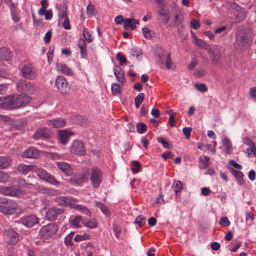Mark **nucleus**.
<instances>
[{
  "label": "nucleus",
  "mask_w": 256,
  "mask_h": 256,
  "mask_svg": "<svg viewBox=\"0 0 256 256\" xmlns=\"http://www.w3.org/2000/svg\"><path fill=\"white\" fill-rule=\"evenodd\" d=\"M74 134L71 132H68L66 130H60L58 132V136L60 142L64 145L67 144L69 140V137Z\"/></svg>",
  "instance_id": "obj_20"
},
{
  "label": "nucleus",
  "mask_w": 256,
  "mask_h": 256,
  "mask_svg": "<svg viewBox=\"0 0 256 256\" xmlns=\"http://www.w3.org/2000/svg\"><path fill=\"white\" fill-rule=\"evenodd\" d=\"M228 169L230 170L234 176L236 178L237 182L240 184L242 185L244 184V174L242 172L231 167H228Z\"/></svg>",
  "instance_id": "obj_25"
},
{
  "label": "nucleus",
  "mask_w": 256,
  "mask_h": 256,
  "mask_svg": "<svg viewBox=\"0 0 256 256\" xmlns=\"http://www.w3.org/2000/svg\"><path fill=\"white\" fill-rule=\"evenodd\" d=\"M51 136V132L49 130L46 128H40L38 129L34 135V137L36 138H48Z\"/></svg>",
  "instance_id": "obj_22"
},
{
  "label": "nucleus",
  "mask_w": 256,
  "mask_h": 256,
  "mask_svg": "<svg viewBox=\"0 0 256 256\" xmlns=\"http://www.w3.org/2000/svg\"><path fill=\"white\" fill-rule=\"evenodd\" d=\"M10 176L8 173L0 170V182L5 183L9 180Z\"/></svg>",
  "instance_id": "obj_41"
},
{
  "label": "nucleus",
  "mask_w": 256,
  "mask_h": 256,
  "mask_svg": "<svg viewBox=\"0 0 256 256\" xmlns=\"http://www.w3.org/2000/svg\"><path fill=\"white\" fill-rule=\"evenodd\" d=\"M206 72L204 70H196L194 72V75L198 78H201L204 76Z\"/></svg>",
  "instance_id": "obj_57"
},
{
  "label": "nucleus",
  "mask_w": 256,
  "mask_h": 256,
  "mask_svg": "<svg viewBox=\"0 0 256 256\" xmlns=\"http://www.w3.org/2000/svg\"><path fill=\"white\" fill-rule=\"evenodd\" d=\"M18 192V189L14 186H4L0 187V193L6 196H16Z\"/></svg>",
  "instance_id": "obj_19"
},
{
  "label": "nucleus",
  "mask_w": 256,
  "mask_h": 256,
  "mask_svg": "<svg viewBox=\"0 0 256 256\" xmlns=\"http://www.w3.org/2000/svg\"><path fill=\"white\" fill-rule=\"evenodd\" d=\"M183 134L186 136V139H189L190 136L192 128L190 127H185L182 128Z\"/></svg>",
  "instance_id": "obj_51"
},
{
  "label": "nucleus",
  "mask_w": 256,
  "mask_h": 256,
  "mask_svg": "<svg viewBox=\"0 0 256 256\" xmlns=\"http://www.w3.org/2000/svg\"><path fill=\"white\" fill-rule=\"evenodd\" d=\"M137 130L139 134H143L146 130V126L144 123L140 122L136 125Z\"/></svg>",
  "instance_id": "obj_47"
},
{
  "label": "nucleus",
  "mask_w": 256,
  "mask_h": 256,
  "mask_svg": "<svg viewBox=\"0 0 256 256\" xmlns=\"http://www.w3.org/2000/svg\"><path fill=\"white\" fill-rule=\"evenodd\" d=\"M222 146L225 148L224 152L226 154H230L232 152V146L230 140L227 138H224L222 140Z\"/></svg>",
  "instance_id": "obj_31"
},
{
  "label": "nucleus",
  "mask_w": 256,
  "mask_h": 256,
  "mask_svg": "<svg viewBox=\"0 0 256 256\" xmlns=\"http://www.w3.org/2000/svg\"><path fill=\"white\" fill-rule=\"evenodd\" d=\"M76 208L88 216H90L92 214L91 212L87 208L82 205H76Z\"/></svg>",
  "instance_id": "obj_39"
},
{
  "label": "nucleus",
  "mask_w": 256,
  "mask_h": 256,
  "mask_svg": "<svg viewBox=\"0 0 256 256\" xmlns=\"http://www.w3.org/2000/svg\"><path fill=\"white\" fill-rule=\"evenodd\" d=\"M55 85L58 90L62 94H68L70 86L68 81L62 76H58L56 80Z\"/></svg>",
  "instance_id": "obj_6"
},
{
  "label": "nucleus",
  "mask_w": 256,
  "mask_h": 256,
  "mask_svg": "<svg viewBox=\"0 0 256 256\" xmlns=\"http://www.w3.org/2000/svg\"><path fill=\"white\" fill-rule=\"evenodd\" d=\"M231 8L233 10L232 12L238 19V22L242 20L246 16L245 10L240 6L236 3H234L231 5Z\"/></svg>",
  "instance_id": "obj_15"
},
{
  "label": "nucleus",
  "mask_w": 256,
  "mask_h": 256,
  "mask_svg": "<svg viewBox=\"0 0 256 256\" xmlns=\"http://www.w3.org/2000/svg\"><path fill=\"white\" fill-rule=\"evenodd\" d=\"M252 41V32L248 28L240 29L236 36L234 47L237 50H244L247 48Z\"/></svg>",
  "instance_id": "obj_1"
},
{
  "label": "nucleus",
  "mask_w": 256,
  "mask_h": 256,
  "mask_svg": "<svg viewBox=\"0 0 256 256\" xmlns=\"http://www.w3.org/2000/svg\"><path fill=\"white\" fill-rule=\"evenodd\" d=\"M210 158L208 156H204V157H200V162H202L204 164V166H200L201 169L205 168L210 165Z\"/></svg>",
  "instance_id": "obj_44"
},
{
  "label": "nucleus",
  "mask_w": 256,
  "mask_h": 256,
  "mask_svg": "<svg viewBox=\"0 0 256 256\" xmlns=\"http://www.w3.org/2000/svg\"><path fill=\"white\" fill-rule=\"evenodd\" d=\"M56 68L58 71L64 74L70 76L72 74V70L64 64H57Z\"/></svg>",
  "instance_id": "obj_30"
},
{
  "label": "nucleus",
  "mask_w": 256,
  "mask_h": 256,
  "mask_svg": "<svg viewBox=\"0 0 256 256\" xmlns=\"http://www.w3.org/2000/svg\"><path fill=\"white\" fill-rule=\"evenodd\" d=\"M90 180L94 188H98L102 180V172L96 167H93L90 174Z\"/></svg>",
  "instance_id": "obj_7"
},
{
  "label": "nucleus",
  "mask_w": 256,
  "mask_h": 256,
  "mask_svg": "<svg viewBox=\"0 0 256 256\" xmlns=\"http://www.w3.org/2000/svg\"><path fill=\"white\" fill-rule=\"evenodd\" d=\"M83 36L84 40L88 42H90L92 41V35L90 32L88 30V29H84L83 31Z\"/></svg>",
  "instance_id": "obj_45"
},
{
  "label": "nucleus",
  "mask_w": 256,
  "mask_h": 256,
  "mask_svg": "<svg viewBox=\"0 0 256 256\" xmlns=\"http://www.w3.org/2000/svg\"><path fill=\"white\" fill-rule=\"evenodd\" d=\"M208 52L212 61L215 64H218L220 62L222 56V50L220 46H212L208 50Z\"/></svg>",
  "instance_id": "obj_8"
},
{
  "label": "nucleus",
  "mask_w": 256,
  "mask_h": 256,
  "mask_svg": "<svg viewBox=\"0 0 256 256\" xmlns=\"http://www.w3.org/2000/svg\"><path fill=\"white\" fill-rule=\"evenodd\" d=\"M11 56V52L6 47L0 48V59L8 60Z\"/></svg>",
  "instance_id": "obj_32"
},
{
  "label": "nucleus",
  "mask_w": 256,
  "mask_h": 256,
  "mask_svg": "<svg viewBox=\"0 0 256 256\" xmlns=\"http://www.w3.org/2000/svg\"><path fill=\"white\" fill-rule=\"evenodd\" d=\"M62 26H64V28L67 30H70L71 28V26L70 24V20L68 18H64V22L62 23Z\"/></svg>",
  "instance_id": "obj_63"
},
{
  "label": "nucleus",
  "mask_w": 256,
  "mask_h": 256,
  "mask_svg": "<svg viewBox=\"0 0 256 256\" xmlns=\"http://www.w3.org/2000/svg\"><path fill=\"white\" fill-rule=\"evenodd\" d=\"M133 166L131 168V170L134 174H136L140 172V164L137 160H134L132 162Z\"/></svg>",
  "instance_id": "obj_43"
},
{
  "label": "nucleus",
  "mask_w": 256,
  "mask_h": 256,
  "mask_svg": "<svg viewBox=\"0 0 256 256\" xmlns=\"http://www.w3.org/2000/svg\"><path fill=\"white\" fill-rule=\"evenodd\" d=\"M88 174V170L87 168H84L82 172L75 174L71 178V182L72 184H80L87 180Z\"/></svg>",
  "instance_id": "obj_14"
},
{
  "label": "nucleus",
  "mask_w": 256,
  "mask_h": 256,
  "mask_svg": "<svg viewBox=\"0 0 256 256\" xmlns=\"http://www.w3.org/2000/svg\"><path fill=\"white\" fill-rule=\"evenodd\" d=\"M157 140L158 142L161 143L164 148H171L170 144L166 142L163 138L158 137L157 138Z\"/></svg>",
  "instance_id": "obj_49"
},
{
  "label": "nucleus",
  "mask_w": 256,
  "mask_h": 256,
  "mask_svg": "<svg viewBox=\"0 0 256 256\" xmlns=\"http://www.w3.org/2000/svg\"><path fill=\"white\" fill-rule=\"evenodd\" d=\"M82 223L85 226L90 228H96L98 226L96 220H84Z\"/></svg>",
  "instance_id": "obj_38"
},
{
  "label": "nucleus",
  "mask_w": 256,
  "mask_h": 256,
  "mask_svg": "<svg viewBox=\"0 0 256 256\" xmlns=\"http://www.w3.org/2000/svg\"><path fill=\"white\" fill-rule=\"evenodd\" d=\"M135 222L140 226H142L146 222V218L143 216H138L136 218Z\"/></svg>",
  "instance_id": "obj_48"
},
{
  "label": "nucleus",
  "mask_w": 256,
  "mask_h": 256,
  "mask_svg": "<svg viewBox=\"0 0 256 256\" xmlns=\"http://www.w3.org/2000/svg\"><path fill=\"white\" fill-rule=\"evenodd\" d=\"M16 86L18 90L21 92L33 94L36 92V84L26 80H18L16 82Z\"/></svg>",
  "instance_id": "obj_4"
},
{
  "label": "nucleus",
  "mask_w": 256,
  "mask_h": 256,
  "mask_svg": "<svg viewBox=\"0 0 256 256\" xmlns=\"http://www.w3.org/2000/svg\"><path fill=\"white\" fill-rule=\"evenodd\" d=\"M96 204L98 208H99L102 212L106 216L110 214L109 211L108 210L106 206L100 202H96Z\"/></svg>",
  "instance_id": "obj_40"
},
{
  "label": "nucleus",
  "mask_w": 256,
  "mask_h": 256,
  "mask_svg": "<svg viewBox=\"0 0 256 256\" xmlns=\"http://www.w3.org/2000/svg\"><path fill=\"white\" fill-rule=\"evenodd\" d=\"M52 30H49L45 34L44 40L46 43H48L50 42V38L52 37Z\"/></svg>",
  "instance_id": "obj_64"
},
{
  "label": "nucleus",
  "mask_w": 256,
  "mask_h": 256,
  "mask_svg": "<svg viewBox=\"0 0 256 256\" xmlns=\"http://www.w3.org/2000/svg\"><path fill=\"white\" fill-rule=\"evenodd\" d=\"M70 152L76 154L84 156L86 154V148L81 140H74L70 147Z\"/></svg>",
  "instance_id": "obj_10"
},
{
  "label": "nucleus",
  "mask_w": 256,
  "mask_h": 256,
  "mask_svg": "<svg viewBox=\"0 0 256 256\" xmlns=\"http://www.w3.org/2000/svg\"><path fill=\"white\" fill-rule=\"evenodd\" d=\"M23 77L29 80L34 79L36 76V70L31 65H24L21 70Z\"/></svg>",
  "instance_id": "obj_13"
},
{
  "label": "nucleus",
  "mask_w": 256,
  "mask_h": 256,
  "mask_svg": "<svg viewBox=\"0 0 256 256\" xmlns=\"http://www.w3.org/2000/svg\"><path fill=\"white\" fill-rule=\"evenodd\" d=\"M66 124V120L62 118H58L48 120L47 124L54 128H60L63 127Z\"/></svg>",
  "instance_id": "obj_24"
},
{
  "label": "nucleus",
  "mask_w": 256,
  "mask_h": 256,
  "mask_svg": "<svg viewBox=\"0 0 256 256\" xmlns=\"http://www.w3.org/2000/svg\"><path fill=\"white\" fill-rule=\"evenodd\" d=\"M138 24V20L136 19L126 18L124 20V28L125 30H128V27L134 30L136 28V24Z\"/></svg>",
  "instance_id": "obj_27"
},
{
  "label": "nucleus",
  "mask_w": 256,
  "mask_h": 256,
  "mask_svg": "<svg viewBox=\"0 0 256 256\" xmlns=\"http://www.w3.org/2000/svg\"><path fill=\"white\" fill-rule=\"evenodd\" d=\"M56 165L58 168L66 176H69L72 175V170L68 164L65 162H57Z\"/></svg>",
  "instance_id": "obj_21"
},
{
  "label": "nucleus",
  "mask_w": 256,
  "mask_h": 256,
  "mask_svg": "<svg viewBox=\"0 0 256 256\" xmlns=\"http://www.w3.org/2000/svg\"><path fill=\"white\" fill-rule=\"evenodd\" d=\"M12 162L9 156H0V170L8 168Z\"/></svg>",
  "instance_id": "obj_29"
},
{
  "label": "nucleus",
  "mask_w": 256,
  "mask_h": 256,
  "mask_svg": "<svg viewBox=\"0 0 256 256\" xmlns=\"http://www.w3.org/2000/svg\"><path fill=\"white\" fill-rule=\"evenodd\" d=\"M58 226L54 223L43 226L40 230V234L43 238L48 239L52 237L58 232Z\"/></svg>",
  "instance_id": "obj_3"
},
{
  "label": "nucleus",
  "mask_w": 256,
  "mask_h": 256,
  "mask_svg": "<svg viewBox=\"0 0 256 256\" xmlns=\"http://www.w3.org/2000/svg\"><path fill=\"white\" fill-rule=\"evenodd\" d=\"M21 223L27 228H32L39 224V218L34 214H31L22 218Z\"/></svg>",
  "instance_id": "obj_11"
},
{
  "label": "nucleus",
  "mask_w": 256,
  "mask_h": 256,
  "mask_svg": "<svg viewBox=\"0 0 256 256\" xmlns=\"http://www.w3.org/2000/svg\"><path fill=\"white\" fill-rule=\"evenodd\" d=\"M86 12L89 16H94L95 15V10L92 5L90 4L87 6Z\"/></svg>",
  "instance_id": "obj_50"
},
{
  "label": "nucleus",
  "mask_w": 256,
  "mask_h": 256,
  "mask_svg": "<svg viewBox=\"0 0 256 256\" xmlns=\"http://www.w3.org/2000/svg\"><path fill=\"white\" fill-rule=\"evenodd\" d=\"M90 236L87 234H84L83 235L76 234L74 238V240L76 242L88 240Z\"/></svg>",
  "instance_id": "obj_46"
},
{
  "label": "nucleus",
  "mask_w": 256,
  "mask_h": 256,
  "mask_svg": "<svg viewBox=\"0 0 256 256\" xmlns=\"http://www.w3.org/2000/svg\"><path fill=\"white\" fill-rule=\"evenodd\" d=\"M15 96L18 108L26 106L32 100V98L30 96L23 94H15Z\"/></svg>",
  "instance_id": "obj_16"
},
{
  "label": "nucleus",
  "mask_w": 256,
  "mask_h": 256,
  "mask_svg": "<svg viewBox=\"0 0 256 256\" xmlns=\"http://www.w3.org/2000/svg\"><path fill=\"white\" fill-rule=\"evenodd\" d=\"M35 172L40 178L56 186L60 184V182L56 180L54 176L48 173L45 170L42 168H36L35 170Z\"/></svg>",
  "instance_id": "obj_5"
},
{
  "label": "nucleus",
  "mask_w": 256,
  "mask_h": 256,
  "mask_svg": "<svg viewBox=\"0 0 256 256\" xmlns=\"http://www.w3.org/2000/svg\"><path fill=\"white\" fill-rule=\"evenodd\" d=\"M142 32L144 36L146 38L149 39L151 38L152 36L150 35V30L148 28L146 27L142 29Z\"/></svg>",
  "instance_id": "obj_59"
},
{
  "label": "nucleus",
  "mask_w": 256,
  "mask_h": 256,
  "mask_svg": "<svg viewBox=\"0 0 256 256\" xmlns=\"http://www.w3.org/2000/svg\"><path fill=\"white\" fill-rule=\"evenodd\" d=\"M142 54L141 50L138 48H134L130 50V54L132 56H136L137 60H140L139 57Z\"/></svg>",
  "instance_id": "obj_36"
},
{
  "label": "nucleus",
  "mask_w": 256,
  "mask_h": 256,
  "mask_svg": "<svg viewBox=\"0 0 256 256\" xmlns=\"http://www.w3.org/2000/svg\"><path fill=\"white\" fill-rule=\"evenodd\" d=\"M78 46L80 50L82 58H86L87 53L85 40L82 38L80 39L78 42Z\"/></svg>",
  "instance_id": "obj_33"
},
{
  "label": "nucleus",
  "mask_w": 256,
  "mask_h": 256,
  "mask_svg": "<svg viewBox=\"0 0 256 256\" xmlns=\"http://www.w3.org/2000/svg\"><path fill=\"white\" fill-rule=\"evenodd\" d=\"M144 94L143 93H140L134 98L136 107L138 108L144 99Z\"/></svg>",
  "instance_id": "obj_37"
},
{
  "label": "nucleus",
  "mask_w": 256,
  "mask_h": 256,
  "mask_svg": "<svg viewBox=\"0 0 256 256\" xmlns=\"http://www.w3.org/2000/svg\"><path fill=\"white\" fill-rule=\"evenodd\" d=\"M219 224L222 226H228L230 224V222L227 217H222L220 220Z\"/></svg>",
  "instance_id": "obj_53"
},
{
  "label": "nucleus",
  "mask_w": 256,
  "mask_h": 256,
  "mask_svg": "<svg viewBox=\"0 0 256 256\" xmlns=\"http://www.w3.org/2000/svg\"><path fill=\"white\" fill-rule=\"evenodd\" d=\"M200 26V23L196 20H192L190 22V26L196 30H198Z\"/></svg>",
  "instance_id": "obj_60"
},
{
  "label": "nucleus",
  "mask_w": 256,
  "mask_h": 256,
  "mask_svg": "<svg viewBox=\"0 0 256 256\" xmlns=\"http://www.w3.org/2000/svg\"><path fill=\"white\" fill-rule=\"evenodd\" d=\"M39 150L34 148H30L24 151L22 156L26 158H37L40 155Z\"/></svg>",
  "instance_id": "obj_23"
},
{
  "label": "nucleus",
  "mask_w": 256,
  "mask_h": 256,
  "mask_svg": "<svg viewBox=\"0 0 256 256\" xmlns=\"http://www.w3.org/2000/svg\"><path fill=\"white\" fill-rule=\"evenodd\" d=\"M4 102L0 104V108L3 109L13 110L18 108L15 95L6 97Z\"/></svg>",
  "instance_id": "obj_9"
},
{
  "label": "nucleus",
  "mask_w": 256,
  "mask_h": 256,
  "mask_svg": "<svg viewBox=\"0 0 256 256\" xmlns=\"http://www.w3.org/2000/svg\"><path fill=\"white\" fill-rule=\"evenodd\" d=\"M6 234L8 238L9 244L14 245L18 242V234L12 229L6 230Z\"/></svg>",
  "instance_id": "obj_18"
},
{
  "label": "nucleus",
  "mask_w": 256,
  "mask_h": 256,
  "mask_svg": "<svg viewBox=\"0 0 256 256\" xmlns=\"http://www.w3.org/2000/svg\"><path fill=\"white\" fill-rule=\"evenodd\" d=\"M196 44L197 46L204 49L208 48V45L206 43L202 40L199 39L196 40Z\"/></svg>",
  "instance_id": "obj_58"
},
{
  "label": "nucleus",
  "mask_w": 256,
  "mask_h": 256,
  "mask_svg": "<svg viewBox=\"0 0 256 256\" xmlns=\"http://www.w3.org/2000/svg\"><path fill=\"white\" fill-rule=\"evenodd\" d=\"M64 210L55 206L52 207L48 210L46 212V218L50 221L55 220L58 217L62 214Z\"/></svg>",
  "instance_id": "obj_12"
},
{
  "label": "nucleus",
  "mask_w": 256,
  "mask_h": 256,
  "mask_svg": "<svg viewBox=\"0 0 256 256\" xmlns=\"http://www.w3.org/2000/svg\"><path fill=\"white\" fill-rule=\"evenodd\" d=\"M58 16L60 20L62 18L64 19L66 18H68L66 9L60 10L58 12Z\"/></svg>",
  "instance_id": "obj_62"
},
{
  "label": "nucleus",
  "mask_w": 256,
  "mask_h": 256,
  "mask_svg": "<svg viewBox=\"0 0 256 256\" xmlns=\"http://www.w3.org/2000/svg\"><path fill=\"white\" fill-rule=\"evenodd\" d=\"M116 58V59L119 61L120 65H122L123 64L126 63L127 62L126 58L122 56L120 53L117 54Z\"/></svg>",
  "instance_id": "obj_56"
},
{
  "label": "nucleus",
  "mask_w": 256,
  "mask_h": 256,
  "mask_svg": "<svg viewBox=\"0 0 256 256\" xmlns=\"http://www.w3.org/2000/svg\"><path fill=\"white\" fill-rule=\"evenodd\" d=\"M111 90L112 94L115 95L119 94L120 92L119 86L114 83L112 84Z\"/></svg>",
  "instance_id": "obj_52"
},
{
  "label": "nucleus",
  "mask_w": 256,
  "mask_h": 256,
  "mask_svg": "<svg viewBox=\"0 0 256 256\" xmlns=\"http://www.w3.org/2000/svg\"><path fill=\"white\" fill-rule=\"evenodd\" d=\"M159 61L162 64H164L168 69H170L172 65L170 54L169 53L158 54Z\"/></svg>",
  "instance_id": "obj_17"
},
{
  "label": "nucleus",
  "mask_w": 256,
  "mask_h": 256,
  "mask_svg": "<svg viewBox=\"0 0 256 256\" xmlns=\"http://www.w3.org/2000/svg\"><path fill=\"white\" fill-rule=\"evenodd\" d=\"M81 220V217L77 216L71 220V223L75 228H78L79 223Z\"/></svg>",
  "instance_id": "obj_55"
},
{
  "label": "nucleus",
  "mask_w": 256,
  "mask_h": 256,
  "mask_svg": "<svg viewBox=\"0 0 256 256\" xmlns=\"http://www.w3.org/2000/svg\"><path fill=\"white\" fill-rule=\"evenodd\" d=\"M172 188H174L175 193L176 195L178 194L179 192L182 189L183 184L180 180H175L173 184Z\"/></svg>",
  "instance_id": "obj_35"
},
{
  "label": "nucleus",
  "mask_w": 256,
  "mask_h": 256,
  "mask_svg": "<svg viewBox=\"0 0 256 256\" xmlns=\"http://www.w3.org/2000/svg\"><path fill=\"white\" fill-rule=\"evenodd\" d=\"M244 142L246 145L250 146V152H253L254 150H255V144L250 138H244Z\"/></svg>",
  "instance_id": "obj_42"
},
{
  "label": "nucleus",
  "mask_w": 256,
  "mask_h": 256,
  "mask_svg": "<svg viewBox=\"0 0 256 256\" xmlns=\"http://www.w3.org/2000/svg\"><path fill=\"white\" fill-rule=\"evenodd\" d=\"M183 16L180 10H176L174 14L175 26H180L182 22Z\"/></svg>",
  "instance_id": "obj_34"
},
{
  "label": "nucleus",
  "mask_w": 256,
  "mask_h": 256,
  "mask_svg": "<svg viewBox=\"0 0 256 256\" xmlns=\"http://www.w3.org/2000/svg\"><path fill=\"white\" fill-rule=\"evenodd\" d=\"M169 11L168 10L165 8L163 6H162L160 8V10L158 11V14L160 16H166L168 15Z\"/></svg>",
  "instance_id": "obj_61"
},
{
  "label": "nucleus",
  "mask_w": 256,
  "mask_h": 256,
  "mask_svg": "<svg viewBox=\"0 0 256 256\" xmlns=\"http://www.w3.org/2000/svg\"><path fill=\"white\" fill-rule=\"evenodd\" d=\"M18 208L17 203L12 200L0 198V212L4 214H12Z\"/></svg>",
  "instance_id": "obj_2"
},
{
  "label": "nucleus",
  "mask_w": 256,
  "mask_h": 256,
  "mask_svg": "<svg viewBox=\"0 0 256 256\" xmlns=\"http://www.w3.org/2000/svg\"><path fill=\"white\" fill-rule=\"evenodd\" d=\"M34 168L33 165H26L24 164H20L16 168L17 171L22 174H26L28 172Z\"/></svg>",
  "instance_id": "obj_26"
},
{
  "label": "nucleus",
  "mask_w": 256,
  "mask_h": 256,
  "mask_svg": "<svg viewBox=\"0 0 256 256\" xmlns=\"http://www.w3.org/2000/svg\"><path fill=\"white\" fill-rule=\"evenodd\" d=\"M114 72L118 80L122 84L124 80V76L122 69L119 66H116L114 68Z\"/></svg>",
  "instance_id": "obj_28"
},
{
  "label": "nucleus",
  "mask_w": 256,
  "mask_h": 256,
  "mask_svg": "<svg viewBox=\"0 0 256 256\" xmlns=\"http://www.w3.org/2000/svg\"><path fill=\"white\" fill-rule=\"evenodd\" d=\"M195 86L198 90L201 92H205L208 90L207 86L204 84H196Z\"/></svg>",
  "instance_id": "obj_54"
}]
</instances>
